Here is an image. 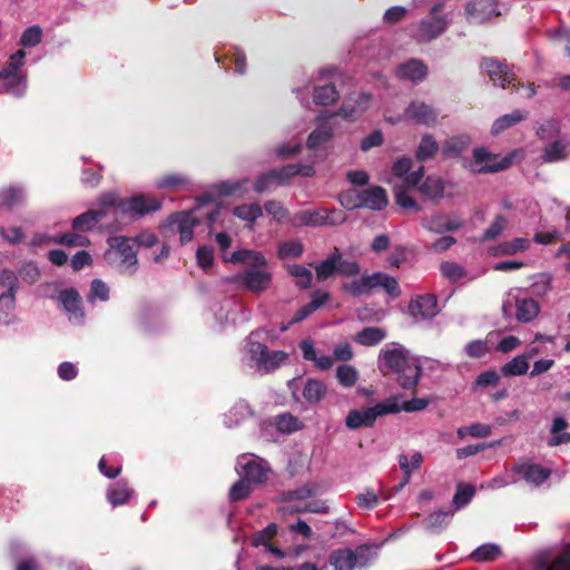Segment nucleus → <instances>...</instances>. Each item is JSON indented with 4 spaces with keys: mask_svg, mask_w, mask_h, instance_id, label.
<instances>
[{
    "mask_svg": "<svg viewBox=\"0 0 570 570\" xmlns=\"http://www.w3.org/2000/svg\"><path fill=\"white\" fill-rule=\"evenodd\" d=\"M382 367L384 375L396 374L399 385L404 390H413L421 376V366L409 358L404 348H391L381 352Z\"/></svg>",
    "mask_w": 570,
    "mask_h": 570,
    "instance_id": "obj_1",
    "label": "nucleus"
},
{
    "mask_svg": "<svg viewBox=\"0 0 570 570\" xmlns=\"http://www.w3.org/2000/svg\"><path fill=\"white\" fill-rule=\"evenodd\" d=\"M377 287H382L393 298L402 293L397 279L383 272L364 274L360 278L342 284L343 292L352 297L370 295Z\"/></svg>",
    "mask_w": 570,
    "mask_h": 570,
    "instance_id": "obj_2",
    "label": "nucleus"
},
{
    "mask_svg": "<svg viewBox=\"0 0 570 570\" xmlns=\"http://www.w3.org/2000/svg\"><path fill=\"white\" fill-rule=\"evenodd\" d=\"M105 259L121 274L132 275L137 271V253L134 243L129 238H114L110 247L105 253Z\"/></svg>",
    "mask_w": 570,
    "mask_h": 570,
    "instance_id": "obj_3",
    "label": "nucleus"
},
{
    "mask_svg": "<svg viewBox=\"0 0 570 570\" xmlns=\"http://www.w3.org/2000/svg\"><path fill=\"white\" fill-rule=\"evenodd\" d=\"M444 3H435L430 12L421 19L415 38L419 42H430L443 35L449 27V19L443 14Z\"/></svg>",
    "mask_w": 570,
    "mask_h": 570,
    "instance_id": "obj_4",
    "label": "nucleus"
},
{
    "mask_svg": "<svg viewBox=\"0 0 570 570\" xmlns=\"http://www.w3.org/2000/svg\"><path fill=\"white\" fill-rule=\"evenodd\" d=\"M370 560L371 548L367 544H361L354 550L350 548L336 549L328 557V562L334 570L364 568L370 563Z\"/></svg>",
    "mask_w": 570,
    "mask_h": 570,
    "instance_id": "obj_5",
    "label": "nucleus"
},
{
    "mask_svg": "<svg viewBox=\"0 0 570 570\" xmlns=\"http://www.w3.org/2000/svg\"><path fill=\"white\" fill-rule=\"evenodd\" d=\"M399 413L394 404H386V400L364 410H351L345 417V425L351 430L371 428L377 417Z\"/></svg>",
    "mask_w": 570,
    "mask_h": 570,
    "instance_id": "obj_6",
    "label": "nucleus"
},
{
    "mask_svg": "<svg viewBox=\"0 0 570 570\" xmlns=\"http://www.w3.org/2000/svg\"><path fill=\"white\" fill-rule=\"evenodd\" d=\"M480 67L487 72L493 85H499L502 88L511 85L515 91H519L523 86L522 82L517 80L515 73L504 61L492 57L483 58Z\"/></svg>",
    "mask_w": 570,
    "mask_h": 570,
    "instance_id": "obj_7",
    "label": "nucleus"
},
{
    "mask_svg": "<svg viewBox=\"0 0 570 570\" xmlns=\"http://www.w3.org/2000/svg\"><path fill=\"white\" fill-rule=\"evenodd\" d=\"M512 164V156L500 158L499 155L488 151L484 147L473 150L471 170L478 174L498 173L508 169Z\"/></svg>",
    "mask_w": 570,
    "mask_h": 570,
    "instance_id": "obj_8",
    "label": "nucleus"
},
{
    "mask_svg": "<svg viewBox=\"0 0 570 570\" xmlns=\"http://www.w3.org/2000/svg\"><path fill=\"white\" fill-rule=\"evenodd\" d=\"M161 202L145 194H138L126 198L120 204V210L131 218H140L148 214L160 210Z\"/></svg>",
    "mask_w": 570,
    "mask_h": 570,
    "instance_id": "obj_9",
    "label": "nucleus"
},
{
    "mask_svg": "<svg viewBox=\"0 0 570 570\" xmlns=\"http://www.w3.org/2000/svg\"><path fill=\"white\" fill-rule=\"evenodd\" d=\"M234 283L252 293L265 292L272 283V274L261 268H249L234 276Z\"/></svg>",
    "mask_w": 570,
    "mask_h": 570,
    "instance_id": "obj_10",
    "label": "nucleus"
},
{
    "mask_svg": "<svg viewBox=\"0 0 570 570\" xmlns=\"http://www.w3.org/2000/svg\"><path fill=\"white\" fill-rule=\"evenodd\" d=\"M466 19L470 23H483L501 14L500 2L497 0H474L465 6Z\"/></svg>",
    "mask_w": 570,
    "mask_h": 570,
    "instance_id": "obj_11",
    "label": "nucleus"
},
{
    "mask_svg": "<svg viewBox=\"0 0 570 570\" xmlns=\"http://www.w3.org/2000/svg\"><path fill=\"white\" fill-rule=\"evenodd\" d=\"M200 224L202 219L194 214V210L177 212L168 217V225L177 228L183 245L193 239L194 228Z\"/></svg>",
    "mask_w": 570,
    "mask_h": 570,
    "instance_id": "obj_12",
    "label": "nucleus"
},
{
    "mask_svg": "<svg viewBox=\"0 0 570 570\" xmlns=\"http://www.w3.org/2000/svg\"><path fill=\"white\" fill-rule=\"evenodd\" d=\"M372 96L366 92L351 94L340 109L331 116H340L350 121L356 120L367 108Z\"/></svg>",
    "mask_w": 570,
    "mask_h": 570,
    "instance_id": "obj_13",
    "label": "nucleus"
},
{
    "mask_svg": "<svg viewBox=\"0 0 570 570\" xmlns=\"http://www.w3.org/2000/svg\"><path fill=\"white\" fill-rule=\"evenodd\" d=\"M409 313L416 321L433 318L439 314L436 296L434 294H424L411 298Z\"/></svg>",
    "mask_w": 570,
    "mask_h": 570,
    "instance_id": "obj_14",
    "label": "nucleus"
},
{
    "mask_svg": "<svg viewBox=\"0 0 570 570\" xmlns=\"http://www.w3.org/2000/svg\"><path fill=\"white\" fill-rule=\"evenodd\" d=\"M58 301L63 311L68 314L70 321L81 323L85 318L81 296L73 287L62 289L58 295Z\"/></svg>",
    "mask_w": 570,
    "mask_h": 570,
    "instance_id": "obj_15",
    "label": "nucleus"
},
{
    "mask_svg": "<svg viewBox=\"0 0 570 570\" xmlns=\"http://www.w3.org/2000/svg\"><path fill=\"white\" fill-rule=\"evenodd\" d=\"M24 59L26 51L20 49L10 56L8 65L0 71V79L4 81L8 88H14L20 83L19 70L23 66Z\"/></svg>",
    "mask_w": 570,
    "mask_h": 570,
    "instance_id": "obj_16",
    "label": "nucleus"
},
{
    "mask_svg": "<svg viewBox=\"0 0 570 570\" xmlns=\"http://www.w3.org/2000/svg\"><path fill=\"white\" fill-rule=\"evenodd\" d=\"M404 116L420 125L432 126L436 121V112L432 106L422 101H412L405 109Z\"/></svg>",
    "mask_w": 570,
    "mask_h": 570,
    "instance_id": "obj_17",
    "label": "nucleus"
},
{
    "mask_svg": "<svg viewBox=\"0 0 570 570\" xmlns=\"http://www.w3.org/2000/svg\"><path fill=\"white\" fill-rule=\"evenodd\" d=\"M428 70V66L422 60L412 58L397 66L395 76L401 80L417 82L425 79Z\"/></svg>",
    "mask_w": 570,
    "mask_h": 570,
    "instance_id": "obj_18",
    "label": "nucleus"
},
{
    "mask_svg": "<svg viewBox=\"0 0 570 570\" xmlns=\"http://www.w3.org/2000/svg\"><path fill=\"white\" fill-rule=\"evenodd\" d=\"M512 471L522 474L523 479L535 487H540L551 475V470L543 468L540 464L518 463L512 468Z\"/></svg>",
    "mask_w": 570,
    "mask_h": 570,
    "instance_id": "obj_19",
    "label": "nucleus"
},
{
    "mask_svg": "<svg viewBox=\"0 0 570 570\" xmlns=\"http://www.w3.org/2000/svg\"><path fill=\"white\" fill-rule=\"evenodd\" d=\"M361 200V208L377 212L383 210L389 204L386 190L381 186H371L366 189H362Z\"/></svg>",
    "mask_w": 570,
    "mask_h": 570,
    "instance_id": "obj_20",
    "label": "nucleus"
},
{
    "mask_svg": "<svg viewBox=\"0 0 570 570\" xmlns=\"http://www.w3.org/2000/svg\"><path fill=\"white\" fill-rule=\"evenodd\" d=\"M0 286L7 287V292L0 295V304L7 309L14 307L18 276L13 271H0Z\"/></svg>",
    "mask_w": 570,
    "mask_h": 570,
    "instance_id": "obj_21",
    "label": "nucleus"
},
{
    "mask_svg": "<svg viewBox=\"0 0 570 570\" xmlns=\"http://www.w3.org/2000/svg\"><path fill=\"white\" fill-rule=\"evenodd\" d=\"M105 217V209H89L73 218L72 229L78 233L89 232Z\"/></svg>",
    "mask_w": 570,
    "mask_h": 570,
    "instance_id": "obj_22",
    "label": "nucleus"
},
{
    "mask_svg": "<svg viewBox=\"0 0 570 570\" xmlns=\"http://www.w3.org/2000/svg\"><path fill=\"white\" fill-rule=\"evenodd\" d=\"M228 262L234 264H245L250 268H261L267 265L265 256L261 252L252 249L235 250Z\"/></svg>",
    "mask_w": 570,
    "mask_h": 570,
    "instance_id": "obj_23",
    "label": "nucleus"
},
{
    "mask_svg": "<svg viewBox=\"0 0 570 570\" xmlns=\"http://www.w3.org/2000/svg\"><path fill=\"white\" fill-rule=\"evenodd\" d=\"M289 222L294 227L323 226V209L315 208L299 210L295 213L293 217H291Z\"/></svg>",
    "mask_w": 570,
    "mask_h": 570,
    "instance_id": "obj_24",
    "label": "nucleus"
},
{
    "mask_svg": "<svg viewBox=\"0 0 570 570\" xmlns=\"http://www.w3.org/2000/svg\"><path fill=\"white\" fill-rule=\"evenodd\" d=\"M445 181L436 176H428L421 185H419V193L424 195L431 200H439L444 196Z\"/></svg>",
    "mask_w": 570,
    "mask_h": 570,
    "instance_id": "obj_25",
    "label": "nucleus"
},
{
    "mask_svg": "<svg viewBox=\"0 0 570 570\" xmlns=\"http://www.w3.org/2000/svg\"><path fill=\"white\" fill-rule=\"evenodd\" d=\"M244 479L249 483L262 484L267 480L268 469L256 459H249L243 464Z\"/></svg>",
    "mask_w": 570,
    "mask_h": 570,
    "instance_id": "obj_26",
    "label": "nucleus"
},
{
    "mask_svg": "<svg viewBox=\"0 0 570 570\" xmlns=\"http://www.w3.org/2000/svg\"><path fill=\"white\" fill-rule=\"evenodd\" d=\"M342 258L341 252L335 248L334 253L315 266L316 278L320 282L326 281L335 273H338V264Z\"/></svg>",
    "mask_w": 570,
    "mask_h": 570,
    "instance_id": "obj_27",
    "label": "nucleus"
},
{
    "mask_svg": "<svg viewBox=\"0 0 570 570\" xmlns=\"http://www.w3.org/2000/svg\"><path fill=\"white\" fill-rule=\"evenodd\" d=\"M570 154V145L562 140H554L544 147L542 160L544 163H556L563 160Z\"/></svg>",
    "mask_w": 570,
    "mask_h": 570,
    "instance_id": "obj_28",
    "label": "nucleus"
},
{
    "mask_svg": "<svg viewBox=\"0 0 570 570\" xmlns=\"http://www.w3.org/2000/svg\"><path fill=\"white\" fill-rule=\"evenodd\" d=\"M517 320L522 323L531 322L540 312V305L534 298L517 299Z\"/></svg>",
    "mask_w": 570,
    "mask_h": 570,
    "instance_id": "obj_29",
    "label": "nucleus"
},
{
    "mask_svg": "<svg viewBox=\"0 0 570 570\" xmlns=\"http://www.w3.org/2000/svg\"><path fill=\"white\" fill-rule=\"evenodd\" d=\"M340 99V94L333 83L317 86L313 91V101L317 106H330Z\"/></svg>",
    "mask_w": 570,
    "mask_h": 570,
    "instance_id": "obj_30",
    "label": "nucleus"
},
{
    "mask_svg": "<svg viewBox=\"0 0 570 570\" xmlns=\"http://www.w3.org/2000/svg\"><path fill=\"white\" fill-rule=\"evenodd\" d=\"M470 145V138L465 135L453 136L446 139L442 147V153L448 158L460 157Z\"/></svg>",
    "mask_w": 570,
    "mask_h": 570,
    "instance_id": "obj_31",
    "label": "nucleus"
},
{
    "mask_svg": "<svg viewBox=\"0 0 570 570\" xmlns=\"http://www.w3.org/2000/svg\"><path fill=\"white\" fill-rule=\"evenodd\" d=\"M386 337V331L381 327H365L354 336V342L363 346H373Z\"/></svg>",
    "mask_w": 570,
    "mask_h": 570,
    "instance_id": "obj_32",
    "label": "nucleus"
},
{
    "mask_svg": "<svg viewBox=\"0 0 570 570\" xmlns=\"http://www.w3.org/2000/svg\"><path fill=\"white\" fill-rule=\"evenodd\" d=\"M527 118V114L520 109L513 110L511 114L499 117L492 125L491 132L497 136L508 128L521 122Z\"/></svg>",
    "mask_w": 570,
    "mask_h": 570,
    "instance_id": "obj_33",
    "label": "nucleus"
},
{
    "mask_svg": "<svg viewBox=\"0 0 570 570\" xmlns=\"http://www.w3.org/2000/svg\"><path fill=\"white\" fill-rule=\"evenodd\" d=\"M332 137V126L327 122H323L308 135L306 146L309 149H317L326 144Z\"/></svg>",
    "mask_w": 570,
    "mask_h": 570,
    "instance_id": "obj_34",
    "label": "nucleus"
},
{
    "mask_svg": "<svg viewBox=\"0 0 570 570\" xmlns=\"http://www.w3.org/2000/svg\"><path fill=\"white\" fill-rule=\"evenodd\" d=\"M327 393L326 385L316 379H308L303 389V397L308 403H318Z\"/></svg>",
    "mask_w": 570,
    "mask_h": 570,
    "instance_id": "obj_35",
    "label": "nucleus"
},
{
    "mask_svg": "<svg viewBox=\"0 0 570 570\" xmlns=\"http://www.w3.org/2000/svg\"><path fill=\"white\" fill-rule=\"evenodd\" d=\"M439 150V144L430 134L422 136L421 141L415 151V158L419 161H426L434 158Z\"/></svg>",
    "mask_w": 570,
    "mask_h": 570,
    "instance_id": "obj_36",
    "label": "nucleus"
},
{
    "mask_svg": "<svg viewBox=\"0 0 570 570\" xmlns=\"http://www.w3.org/2000/svg\"><path fill=\"white\" fill-rule=\"evenodd\" d=\"M24 200V191L18 186H8L0 189V205L9 209L21 205Z\"/></svg>",
    "mask_w": 570,
    "mask_h": 570,
    "instance_id": "obj_37",
    "label": "nucleus"
},
{
    "mask_svg": "<svg viewBox=\"0 0 570 570\" xmlns=\"http://www.w3.org/2000/svg\"><path fill=\"white\" fill-rule=\"evenodd\" d=\"M529 246L530 240L528 238L518 237L512 240L500 243L494 248V255H515L517 253L524 252Z\"/></svg>",
    "mask_w": 570,
    "mask_h": 570,
    "instance_id": "obj_38",
    "label": "nucleus"
},
{
    "mask_svg": "<svg viewBox=\"0 0 570 570\" xmlns=\"http://www.w3.org/2000/svg\"><path fill=\"white\" fill-rule=\"evenodd\" d=\"M529 370V362L522 354L514 356L511 361L505 363L500 372L504 377L523 375Z\"/></svg>",
    "mask_w": 570,
    "mask_h": 570,
    "instance_id": "obj_39",
    "label": "nucleus"
},
{
    "mask_svg": "<svg viewBox=\"0 0 570 570\" xmlns=\"http://www.w3.org/2000/svg\"><path fill=\"white\" fill-rule=\"evenodd\" d=\"M451 515L450 510L434 511L425 519V528L431 532H440L449 524Z\"/></svg>",
    "mask_w": 570,
    "mask_h": 570,
    "instance_id": "obj_40",
    "label": "nucleus"
},
{
    "mask_svg": "<svg viewBox=\"0 0 570 570\" xmlns=\"http://www.w3.org/2000/svg\"><path fill=\"white\" fill-rule=\"evenodd\" d=\"M386 404H394L399 409V412L404 411L412 413L424 410L429 405V401L426 399L414 397L400 403V396L394 395L386 400Z\"/></svg>",
    "mask_w": 570,
    "mask_h": 570,
    "instance_id": "obj_41",
    "label": "nucleus"
},
{
    "mask_svg": "<svg viewBox=\"0 0 570 570\" xmlns=\"http://www.w3.org/2000/svg\"><path fill=\"white\" fill-rule=\"evenodd\" d=\"M132 491L122 482L115 484L107 493V499L112 507L124 505L128 502Z\"/></svg>",
    "mask_w": 570,
    "mask_h": 570,
    "instance_id": "obj_42",
    "label": "nucleus"
},
{
    "mask_svg": "<svg viewBox=\"0 0 570 570\" xmlns=\"http://www.w3.org/2000/svg\"><path fill=\"white\" fill-rule=\"evenodd\" d=\"M233 214L242 220L254 223L257 218H259L263 215V208L257 203L243 204L236 206L233 209Z\"/></svg>",
    "mask_w": 570,
    "mask_h": 570,
    "instance_id": "obj_43",
    "label": "nucleus"
},
{
    "mask_svg": "<svg viewBox=\"0 0 570 570\" xmlns=\"http://www.w3.org/2000/svg\"><path fill=\"white\" fill-rule=\"evenodd\" d=\"M291 276L295 278L296 286L302 289L311 287L313 281L312 272L303 265L294 264L287 267Z\"/></svg>",
    "mask_w": 570,
    "mask_h": 570,
    "instance_id": "obj_44",
    "label": "nucleus"
},
{
    "mask_svg": "<svg viewBox=\"0 0 570 570\" xmlns=\"http://www.w3.org/2000/svg\"><path fill=\"white\" fill-rule=\"evenodd\" d=\"M55 244L65 245L68 247H87L90 245V240L87 236L81 235L78 232H67L59 236L53 237Z\"/></svg>",
    "mask_w": 570,
    "mask_h": 570,
    "instance_id": "obj_45",
    "label": "nucleus"
},
{
    "mask_svg": "<svg viewBox=\"0 0 570 570\" xmlns=\"http://www.w3.org/2000/svg\"><path fill=\"white\" fill-rule=\"evenodd\" d=\"M189 183L187 176L181 173H169L160 177L157 181V187L160 189H178Z\"/></svg>",
    "mask_w": 570,
    "mask_h": 570,
    "instance_id": "obj_46",
    "label": "nucleus"
},
{
    "mask_svg": "<svg viewBox=\"0 0 570 570\" xmlns=\"http://www.w3.org/2000/svg\"><path fill=\"white\" fill-rule=\"evenodd\" d=\"M501 554V549L494 543H485L476 548L471 558L476 562H488L495 560Z\"/></svg>",
    "mask_w": 570,
    "mask_h": 570,
    "instance_id": "obj_47",
    "label": "nucleus"
},
{
    "mask_svg": "<svg viewBox=\"0 0 570 570\" xmlns=\"http://www.w3.org/2000/svg\"><path fill=\"white\" fill-rule=\"evenodd\" d=\"M303 253H304V245L298 239H292V240H287V242L279 244L278 250H277L278 257L281 259H286L289 257L298 258L303 255Z\"/></svg>",
    "mask_w": 570,
    "mask_h": 570,
    "instance_id": "obj_48",
    "label": "nucleus"
},
{
    "mask_svg": "<svg viewBox=\"0 0 570 570\" xmlns=\"http://www.w3.org/2000/svg\"><path fill=\"white\" fill-rule=\"evenodd\" d=\"M43 32L40 26L33 24L27 28L19 40L22 48H33L42 41Z\"/></svg>",
    "mask_w": 570,
    "mask_h": 570,
    "instance_id": "obj_49",
    "label": "nucleus"
},
{
    "mask_svg": "<svg viewBox=\"0 0 570 570\" xmlns=\"http://www.w3.org/2000/svg\"><path fill=\"white\" fill-rule=\"evenodd\" d=\"M336 379L342 386L352 387L358 379V372L352 365H340L336 368Z\"/></svg>",
    "mask_w": 570,
    "mask_h": 570,
    "instance_id": "obj_50",
    "label": "nucleus"
},
{
    "mask_svg": "<svg viewBox=\"0 0 570 570\" xmlns=\"http://www.w3.org/2000/svg\"><path fill=\"white\" fill-rule=\"evenodd\" d=\"M362 190L347 189L338 195L340 204L347 210L361 208Z\"/></svg>",
    "mask_w": 570,
    "mask_h": 570,
    "instance_id": "obj_51",
    "label": "nucleus"
},
{
    "mask_svg": "<svg viewBox=\"0 0 570 570\" xmlns=\"http://www.w3.org/2000/svg\"><path fill=\"white\" fill-rule=\"evenodd\" d=\"M441 274L452 283L462 279L466 273L463 266L454 262H443L440 265Z\"/></svg>",
    "mask_w": 570,
    "mask_h": 570,
    "instance_id": "obj_52",
    "label": "nucleus"
},
{
    "mask_svg": "<svg viewBox=\"0 0 570 570\" xmlns=\"http://www.w3.org/2000/svg\"><path fill=\"white\" fill-rule=\"evenodd\" d=\"M277 534V525L275 523H268L263 530L257 531L252 537V546L267 547L271 544V540Z\"/></svg>",
    "mask_w": 570,
    "mask_h": 570,
    "instance_id": "obj_53",
    "label": "nucleus"
},
{
    "mask_svg": "<svg viewBox=\"0 0 570 570\" xmlns=\"http://www.w3.org/2000/svg\"><path fill=\"white\" fill-rule=\"evenodd\" d=\"M507 218L501 214L497 215L493 223L484 230L482 240L490 242L495 239L507 228Z\"/></svg>",
    "mask_w": 570,
    "mask_h": 570,
    "instance_id": "obj_54",
    "label": "nucleus"
},
{
    "mask_svg": "<svg viewBox=\"0 0 570 570\" xmlns=\"http://www.w3.org/2000/svg\"><path fill=\"white\" fill-rule=\"evenodd\" d=\"M106 302L109 299V287L105 282L99 278L92 279L90 284V291L87 295L88 302L92 303L95 299Z\"/></svg>",
    "mask_w": 570,
    "mask_h": 570,
    "instance_id": "obj_55",
    "label": "nucleus"
},
{
    "mask_svg": "<svg viewBox=\"0 0 570 570\" xmlns=\"http://www.w3.org/2000/svg\"><path fill=\"white\" fill-rule=\"evenodd\" d=\"M264 208L273 216L274 219H276L278 223H283L285 220H289V212L287 208L278 200H267L264 204Z\"/></svg>",
    "mask_w": 570,
    "mask_h": 570,
    "instance_id": "obj_56",
    "label": "nucleus"
},
{
    "mask_svg": "<svg viewBox=\"0 0 570 570\" xmlns=\"http://www.w3.org/2000/svg\"><path fill=\"white\" fill-rule=\"evenodd\" d=\"M252 492V487L248 481L245 479H240L235 482L229 489V499L230 501L237 502L245 500L249 497Z\"/></svg>",
    "mask_w": 570,
    "mask_h": 570,
    "instance_id": "obj_57",
    "label": "nucleus"
},
{
    "mask_svg": "<svg viewBox=\"0 0 570 570\" xmlns=\"http://www.w3.org/2000/svg\"><path fill=\"white\" fill-rule=\"evenodd\" d=\"M475 489L472 484H459L453 497V504L460 509L466 505L473 498Z\"/></svg>",
    "mask_w": 570,
    "mask_h": 570,
    "instance_id": "obj_58",
    "label": "nucleus"
},
{
    "mask_svg": "<svg viewBox=\"0 0 570 570\" xmlns=\"http://www.w3.org/2000/svg\"><path fill=\"white\" fill-rule=\"evenodd\" d=\"M276 429L282 433H293L299 429L297 417L289 413L281 414L276 417Z\"/></svg>",
    "mask_w": 570,
    "mask_h": 570,
    "instance_id": "obj_59",
    "label": "nucleus"
},
{
    "mask_svg": "<svg viewBox=\"0 0 570 570\" xmlns=\"http://www.w3.org/2000/svg\"><path fill=\"white\" fill-rule=\"evenodd\" d=\"M271 171L273 174L274 180H276V183L279 185L287 184L291 178L298 175L297 165L295 164H288L281 168H273Z\"/></svg>",
    "mask_w": 570,
    "mask_h": 570,
    "instance_id": "obj_60",
    "label": "nucleus"
},
{
    "mask_svg": "<svg viewBox=\"0 0 570 570\" xmlns=\"http://www.w3.org/2000/svg\"><path fill=\"white\" fill-rule=\"evenodd\" d=\"M395 203L402 209H411L416 213L422 210L419 203L404 189H400L395 193Z\"/></svg>",
    "mask_w": 570,
    "mask_h": 570,
    "instance_id": "obj_61",
    "label": "nucleus"
},
{
    "mask_svg": "<svg viewBox=\"0 0 570 570\" xmlns=\"http://www.w3.org/2000/svg\"><path fill=\"white\" fill-rule=\"evenodd\" d=\"M490 351L487 341L474 340L465 345V353L471 358H480Z\"/></svg>",
    "mask_w": 570,
    "mask_h": 570,
    "instance_id": "obj_62",
    "label": "nucleus"
},
{
    "mask_svg": "<svg viewBox=\"0 0 570 570\" xmlns=\"http://www.w3.org/2000/svg\"><path fill=\"white\" fill-rule=\"evenodd\" d=\"M355 502L360 508L371 510L379 504V495L373 490H367L356 494Z\"/></svg>",
    "mask_w": 570,
    "mask_h": 570,
    "instance_id": "obj_63",
    "label": "nucleus"
},
{
    "mask_svg": "<svg viewBox=\"0 0 570 570\" xmlns=\"http://www.w3.org/2000/svg\"><path fill=\"white\" fill-rule=\"evenodd\" d=\"M547 570H570V547H568L562 554L556 558Z\"/></svg>",
    "mask_w": 570,
    "mask_h": 570,
    "instance_id": "obj_64",
    "label": "nucleus"
}]
</instances>
